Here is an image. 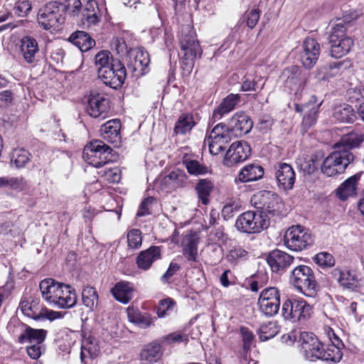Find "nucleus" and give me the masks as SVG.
<instances>
[{
    "mask_svg": "<svg viewBox=\"0 0 364 364\" xmlns=\"http://www.w3.org/2000/svg\"><path fill=\"white\" fill-rule=\"evenodd\" d=\"M180 46L183 52L181 67L184 73L189 75L194 67L195 60L200 58L203 51L195 31L188 25L182 27Z\"/></svg>",
    "mask_w": 364,
    "mask_h": 364,
    "instance_id": "f257e3e1",
    "label": "nucleus"
},
{
    "mask_svg": "<svg viewBox=\"0 0 364 364\" xmlns=\"http://www.w3.org/2000/svg\"><path fill=\"white\" fill-rule=\"evenodd\" d=\"M348 26L349 23L339 22L332 28L328 37L332 57L339 58L346 55L354 46L353 39L348 34Z\"/></svg>",
    "mask_w": 364,
    "mask_h": 364,
    "instance_id": "f03ea898",
    "label": "nucleus"
},
{
    "mask_svg": "<svg viewBox=\"0 0 364 364\" xmlns=\"http://www.w3.org/2000/svg\"><path fill=\"white\" fill-rule=\"evenodd\" d=\"M289 283L306 296H316L318 284L313 270L306 265H298L289 275Z\"/></svg>",
    "mask_w": 364,
    "mask_h": 364,
    "instance_id": "7ed1b4c3",
    "label": "nucleus"
},
{
    "mask_svg": "<svg viewBox=\"0 0 364 364\" xmlns=\"http://www.w3.org/2000/svg\"><path fill=\"white\" fill-rule=\"evenodd\" d=\"M112 149L104 141L95 140L87 144L83 150L82 158L89 164L96 168L102 167L112 161Z\"/></svg>",
    "mask_w": 364,
    "mask_h": 364,
    "instance_id": "20e7f679",
    "label": "nucleus"
},
{
    "mask_svg": "<svg viewBox=\"0 0 364 364\" xmlns=\"http://www.w3.org/2000/svg\"><path fill=\"white\" fill-rule=\"evenodd\" d=\"M37 21L44 30L58 28L65 21L63 7L60 6V2L55 1L46 4L39 10Z\"/></svg>",
    "mask_w": 364,
    "mask_h": 364,
    "instance_id": "39448f33",
    "label": "nucleus"
},
{
    "mask_svg": "<svg viewBox=\"0 0 364 364\" xmlns=\"http://www.w3.org/2000/svg\"><path fill=\"white\" fill-rule=\"evenodd\" d=\"M236 229L244 233H258L267 229L269 225V220L266 215L257 213L254 211H246L240 214L235 222Z\"/></svg>",
    "mask_w": 364,
    "mask_h": 364,
    "instance_id": "423d86ee",
    "label": "nucleus"
},
{
    "mask_svg": "<svg viewBox=\"0 0 364 364\" xmlns=\"http://www.w3.org/2000/svg\"><path fill=\"white\" fill-rule=\"evenodd\" d=\"M312 312V306L302 299H287L282 306L283 318L291 323L309 318Z\"/></svg>",
    "mask_w": 364,
    "mask_h": 364,
    "instance_id": "0eeeda50",
    "label": "nucleus"
},
{
    "mask_svg": "<svg viewBox=\"0 0 364 364\" xmlns=\"http://www.w3.org/2000/svg\"><path fill=\"white\" fill-rule=\"evenodd\" d=\"M354 158L353 154H347L335 149L323 161L321 167V171L328 177L342 173L354 161Z\"/></svg>",
    "mask_w": 364,
    "mask_h": 364,
    "instance_id": "6e6552de",
    "label": "nucleus"
},
{
    "mask_svg": "<svg viewBox=\"0 0 364 364\" xmlns=\"http://www.w3.org/2000/svg\"><path fill=\"white\" fill-rule=\"evenodd\" d=\"M284 245L293 251H301L313 245L314 237L311 232L301 225L290 227L284 235Z\"/></svg>",
    "mask_w": 364,
    "mask_h": 364,
    "instance_id": "1a4fd4ad",
    "label": "nucleus"
},
{
    "mask_svg": "<svg viewBox=\"0 0 364 364\" xmlns=\"http://www.w3.org/2000/svg\"><path fill=\"white\" fill-rule=\"evenodd\" d=\"M252 204L261 210L260 214L277 215L281 213L282 204L279 196L269 191H260L251 198Z\"/></svg>",
    "mask_w": 364,
    "mask_h": 364,
    "instance_id": "9d476101",
    "label": "nucleus"
},
{
    "mask_svg": "<svg viewBox=\"0 0 364 364\" xmlns=\"http://www.w3.org/2000/svg\"><path fill=\"white\" fill-rule=\"evenodd\" d=\"M230 132L226 124L219 123L207 134L205 144L208 145L210 153L212 155H218L225 149L226 145L231 140Z\"/></svg>",
    "mask_w": 364,
    "mask_h": 364,
    "instance_id": "9b49d317",
    "label": "nucleus"
},
{
    "mask_svg": "<svg viewBox=\"0 0 364 364\" xmlns=\"http://www.w3.org/2000/svg\"><path fill=\"white\" fill-rule=\"evenodd\" d=\"M105 85L113 89L122 87L126 78V68L124 65L117 60H112L111 65L103 70H101L97 75Z\"/></svg>",
    "mask_w": 364,
    "mask_h": 364,
    "instance_id": "f8f14e48",
    "label": "nucleus"
},
{
    "mask_svg": "<svg viewBox=\"0 0 364 364\" xmlns=\"http://www.w3.org/2000/svg\"><path fill=\"white\" fill-rule=\"evenodd\" d=\"M259 311L266 317L275 316L279 309L280 296L279 290L274 287L264 289L258 299Z\"/></svg>",
    "mask_w": 364,
    "mask_h": 364,
    "instance_id": "ddd939ff",
    "label": "nucleus"
},
{
    "mask_svg": "<svg viewBox=\"0 0 364 364\" xmlns=\"http://www.w3.org/2000/svg\"><path fill=\"white\" fill-rule=\"evenodd\" d=\"M299 341L306 359L311 361L321 359L323 346L313 333H301Z\"/></svg>",
    "mask_w": 364,
    "mask_h": 364,
    "instance_id": "4468645a",
    "label": "nucleus"
},
{
    "mask_svg": "<svg viewBox=\"0 0 364 364\" xmlns=\"http://www.w3.org/2000/svg\"><path fill=\"white\" fill-rule=\"evenodd\" d=\"M250 153V146L246 141H235L227 151L223 159V164L225 166L231 167L247 159Z\"/></svg>",
    "mask_w": 364,
    "mask_h": 364,
    "instance_id": "2eb2a0df",
    "label": "nucleus"
},
{
    "mask_svg": "<svg viewBox=\"0 0 364 364\" xmlns=\"http://www.w3.org/2000/svg\"><path fill=\"white\" fill-rule=\"evenodd\" d=\"M321 53L319 43L313 38L307 37L303 41L300 52V60L308 69L313 68L316 63Z\"/></svg>",
    "mask_w": 364,
    "mask_h": 364,
    "instance_id": "dca6fc26",
    "label": "nucleus"
},
{
    "mask_svg": "<svg viewBox=\"0 0 364 364\" xmlns=\"http://www.w3.org/2000/svg\"><path fill=\"white\" fill-rule=\"evenodd\" d=\"M108 109V99L102 93L92 91L87 100V114L93 118L105 119Z\"/></svg>",
    "mask_w": 364,
    "mask_h": 364,
    "instance_id": "f3484780",
    "label": "nucleus"
},
{
    "mask_svg": "<svg viewBox=\"0 0 364 364\" xmlns=\"http://www.w3.org/2000/svg\"><path fill=\"white\" fill-rule=\"evenodd\" d=\"M283 75L287 77L284 86L290 92H294L296 94L304 88L307 78L302 74L299 67L290 66L284 70Z\"/></svg>",
    "mask_w": 364,
    "mask_h": 364,
    "instance_id": "a211bd4d",
    "label": "nucleus"
},
{
    "mask_svg": "<svg viewBox=\"0 0 364 364\" xmlns=\"http://www.w3.org/2000/svg\"><path fill=\"white\" fill-rule=\"evenodd\" d=\"M19 54L28 64L36 63V55L39 53V46L36 39L31 36L22 37L18 43Z\"/></svg>",
    "mask_w": 364,
    "mask_h": 364,
    "instance_id": "6ab92c4d",
    "label": "nucleus"
},
{
    "mask_svg": "<svg viewBox=\"0 0 364 364\" xmlns=\"http://www.w3.org/2000/svg\"><path fill=\"white\" fill-rule=\"evenodd\" d=\"M275 177L279 188L284 191H289L293 188L296 175L293 168L289 164L279 163L275 166Z\"/></svg>",
    "mask_w": 364,
    "mask_h": 364,
    "instance_id": "aec40b11",
    "label": "nucleus"
},
{
    "mask_svg": "<svg viewBox=\"0 0 364 364\" xmlns=\"http://www.w3.org/2000/svg\"><path fill=\"white\" fill-rule=\"evenodd\" d=\"M294 257L279 250H273L267 257V262L272 271L277 273L284 272L294 262Z\"/></svg>",
    "mask_w": 364,
    "mask_h": 364,
    "instance_id": "412c9836",
    "label": "nucleus"
},
{
    "mask_svg": "<svg viewBox=\"0 0 364 364\" xmlns=\"http://www.w3.org/2000/svg\"><path fill=\"white\" fill-rule=\"evenodd\" d=\"M53 306L59 309H70L75 306L77 296L75 289L70 285L61 284Z\"/></svg>",
    "mask_w": 364,
    "mask_h": 364,
    "instance_id": "4be33fe9",
    "label": "nucleus"
},
{
    "mask_svg": "<svg viewBox=\"0 0 364 364\" xmlns=\"http://www.w3.org/2000/svg\"><path fill=\"white\" fill-rule=\"evenodd\" d=\"M128 57V66L134 71L144 74L150 63L148 53L141 48H136L129 50Z\"/></svg>",
    "mask_w": 364,
    "mask_h": 364,
    "instance_id": "5701e85b",
    "label": "nucleus"
},
{
    "mask_svg": "<svg viewBox=\"0 0 364 364\" xmlns=\"http://www.w3.org/2000/svg\"><path fill=\"white\" fill-rule=\"evenodd\" d=\"M253 127V122L250 117L244 112L235 114L229 122V130L236 135H243L249 133Z\"/></svg>",
    "mask_w": 364,
    "mask_h": 364,
    "instance_id": "b1692460",
    "label": "nucleus"
},
{
    "mask_svg": "<svg viewBox=\"0 0 364 364\" xmlns=\"http://www.w3.org/2000/svg\"><path fill=\"white\" fill-rule=\"evenodd\" d=\"M199 237L196 233L186 235L181 242L183 255L188 262L198 261V245Z\"/></svg>",
    "mask_w": 364,
    "mask_h": 364,
    "instance_id": "393cba45",
    "label": "nucleus"
},
{
    "mask_svg": "<svg viewBox=\"0 0 364 364\" xmlns=\"http://www.w3.org/2000/svg\"><path fill=\"white\" fill-rule=\"evenodd\" d=\"M161 249L157 246H151L146 250L141 251L136 258L137 267L144 271L149 269L153 263L161 259Z\"/></svg>",
    "mask_w": 364,
    "mask_h": 364,
    "instance_id": "a878e982",
    "label": "nucleus"
},
{
    "mask_svg": "<svg viewBox=\"0 0 364 364\" xmlns=\"http://www.w3.org/2000/svg\"><path fill=\"white\" fill-rule=\"evenodd\" d=\"M364 140V135L358 132H351L343 135L334 145V149L347 154H353L350 150L360 146Z\"/></svg>",
    "mask_w": 364,
    "mask_h": 364,
    "instance_id": "bb28decb",
    "label": "nucleus"
},
{
    "mask_svg": "<svg viewBox=\"0 0 364 364\" xmlns=\"http://www.w3.org/2000/svg\"><path fill=\"white\" fill-rule=\"evenodd\" d=\"M264 169L259 165L248 164L245 166L235 178L236 183L255 181L262 178L264 176Z\"/></svg>",
    "mask_w": 364,
    "mask_h": 364,
    "instance_id": "cd10ccee",
    "label": "nucleus"
},
{
    "mask_svg": "<svg viewBox=\"0 0 364 364\" xmlns=\"http://www.w3.org/2000/svg\"><path fill=\"white\" fill-rule=\"evenodd\" d=\"M24 330L18 336V341L20 343H29L31 344H43L46 336L47 331L44 329H36L23 324Z\"/></svg>",
    "mask_w": 364,
    "mask_h": 364,
    "instance_id": "c85d7f7f",
    "label": "nucleus"
},
{
    "mask_svg": "<svg viewBox=\"0 0 364 364\" xmlns=\"http://www.w3.org/2000/svg\"><path fill=\"white\" fill-rule=\"evenodd\" d=\"M61 284L52 278L45 279L40 282L42 297L50 305H53Z\"/></svg>",
    "mask_w": 364,
    "mask_h": 364,
    "instance_id": "c756f323",
    "label": "nucleus"
},
{
    "mask_svg": "<svg viewBox=\"0 0 364 364\" xmlns=\"http://www.w3.org/2000/svg\"><path fill=\"white\" fill-rule=\"evenodd\" d=\"M333 275L344 289L354 291L359 287V280L356 274L350 270L335 269Z\"/></svg>",
    "mask_w": 364,
    "mask_h": 364,
    "instance_id": "7c9ffc66",
    "label": "nucleus"
},
{
    "mask_svg": "<svg viewBox=\"0 0 364 364\" xmlns=\"http://www.w3.org/2000/svg\"><path fill=\"white\" fill-rule=\"evenodd\" d=\"M162 355V347L159 341L145 345L140 353L142 364H151Z\"/></svg>",
    "mask_w": 364,
    "mask_h": 364,
    "instance_id": "2f4dec72",
    "label": "nucleus"
},
{
    "mask_svg": "<svg viewBox=\"0 0 364 364\" xmlns=\"http://www.w3.org/2000/svg\"><path fill=\"white\" fill-rule=\"evenodd\" d=\"M120 120L118 119H111L101 126V135L108 142L115 143L120 140Z\"/></svg>",
    "mask_w": 364,
    "mask_h": 364,
    "instance_id": "473e14b6",
    "label": "nucleus"
},
{
    "mask_svg": "<svg viewBox=\"0 0 364 364\" xmlns=\"http://www.w3.org/2000/svg\"><path fill=\"white\" fill-rule=\"evenodd\" d=\"M134 287L129 282H119L111 289L114 299L122 303L127 304L133 297Z\"/></svg>",
    "mask_w": 364,
    "mask_h": 364,
    "instance_id": "72a5a7b5",
    "label": "nucleus"
},
{
    "mask_svg": "<svg viewBox=\"0 0 364 364\" xmlns=\"http://www.w3.org/2000/svg\"><path fill=\"white\" fill-rule=\"evenodd\" d=\"M240 98L238 94H230L224 98L220 105L213 111V118L214 120L220 119L225 114L233 110L239 102Z\"/></svg>",
    "mask_w": 364,
    "mask_h": 364,
    "instance_id": "f704fd0d",
    "label": "nucleus"
},
{
    "mask_svg": "<svg viewBox=\"0 0 364 364\" xmlns=\"http://www.w3.org/2000/svg\"><path fill=\"white\" fill-rule=\"evenodd\" d=\"M69 41L82 52L89 50L95 45V41L85 31H77L69 37Z\"/></svg>",
    "mask_w": 364,
    "mask_h": 364,
    "instance_id": "c9c22d12",
    "label": "nucleus"
},
{
    "mask_svg": "<svg viewBox=\"0 0 364 364\" xmlns=\"http://www.w3.org/2000/svg\"><path fill=\"white\" fill-rule=\"evenodd\" d=\"M359 178L360 176L355 174L341 183L337 188L338 197L340 199L345 200L348 197L355 195L356 183Z\"/></svg>",
    "mask_w": 364,
    "mask_h": 364,
    "instance_id": "e433bc0d",
    "label": "nucleus"
},
{
    "mask_svg": "<svg viewBox=\"0 0 364 364\" xmlns=\"http://www.w3.org/2000/svg\"><path fill=\"white\" fill-rule=\"evenodd\" d=\"M127 316L129 321L141 328L150 327L154 322L153 318L147 314H142L134 307L127 308Z\"/></svg>",
    "mask_w": 364,
    "mask_h": 364,
    "instance_id": "4c0bfd02",
    "label": "nucleus"
},
{
    "mask_svg": "<svg viewBox=\"0 0 364 364\" xmlns=\"http://www.w3.org/2000/svg\"><path fill=\"white\" fill-rule=\"evenodd\" d=\"M333 117L335 119L344 123H353L356 119V114L352 107L346 104L335 107Z\"/></svg>",
    "mask_w": 364,
    "mask_h": 364,
    "instance_id": "58836bf2",
    "label": "nucleus"
},
{
    "mask_svg": "<svg viewBox=\"0 0 364 364\" xmlns=\"http://www.w3.org/2000/svg\"><path fill=\"white\" fill-rule=\"evenodd\" d=\"M38 301L36 299H32L31 301L26 299H22L19 304V308L22 313L34 320H41L43 317L42 311H38Z\"/></svg>",
    "mask_w": 364,
    "mask_h": 364,
    "instance_id": "ea45409f",
    "label": "nucleus"
},
{
    "mask_svg": "<svg viewBox=\"0 0 364 364\" xmlns=\"http://www.w3.org/2000/svg\"><path fill=\"white\" fill-rule=\"evenodd\" d=\"M316 97L311 96L310 100L311 106L307 109L303 117L302 125L305 128H309L315 124L318 114V109L321 105V102L316 105Z\"/></svg>",
    "mask_w": 364,
    "mask_h": 364,
    "instance_id": "a19ab883",
    "label": "nucleus"
},
{
    "mask_svg": "<svg viewBox=\"0 0 364 364\" xmlns=\"http://www.w3.org/2000/svg\"><path fill=\"white\" fill-rule=\"evenodd\" d=\"M196 125L193 116L189 113H183L178 117L174 126V132L176 134H186Z\"/></svg>",
    "mask_w": 364,
    "mask_h": 364,
    "instance_id": "79ce46f5",
    "label": "nucleus"
},
{
    "mask_svg": "<svg viewBox=\"0 0 364 364\" xmlns=\"http://www.w3.org/2000/svg\"><path fill=\"white\" fill-rule=\"evenodd\" d=\"M31 154L25 149H13L11 154V164L16 168H22L31 161Z\"/></svg>",
    "mask_w": 364,
    "mask_h": 364,
    "instance_id": "37998d69",
    "label": "nucleus"
},
{
    "mask_svg": "<svg viewBox=\"0 0 364 364\" xmlns=\"http://www.w3.org/2000/svg\"><path fill=\"white\" fill-rule=\"evenodd\" d=\"M99 9L95 0H87L82 11V18L85 19L88 25H95L99 21Z\"/></svg>",
    "mask_w": 364,
    "mask_h": 364,
    "instance_id": "c03bdc74",
    "label": "nucleus"
},
{
    "mask_svg": "<svg viewBox=\"0 0 364 364\" xmlns=\"http://www.w3.org/2000/svg\"><path fill=\"white\" fill-rule=\"evenodd\" d=\"M343 65V63L339 62L330 64L329 65L319 67L315 71V77L318 80H326L329 77L336 75Z\"/></svg>",
    "mask_w": 364,
    "mask_h": 364,
    "instance_id": "a18cd8bd",
    "label": "nucleus"
},
{
    "mask_svg": "<svg viewBox=\"0 0 364 364\" xmlns=\"http://www.w3.org/2000/svg\"><path fill=\"white\" fill-rule=\"evenodd\" d=\"M227 261L230 264H238L249 258V252L240 245L232 246L225 257Z\"/></svg>",
    "mask_w": 364,
    "mask_h": 364,
    "instance_id": "49530a36",
    "label": "nucleus"
},
{
    "mask_svg": "<svg viewBox=\"0 0 364 364\" xmlns=\"http://www.w3.org/2000/svg\"><path fill=\"white\" fill-rule=\"evenodd\" d=\"M213 188L212 182L208 179H200L196 186L198 197L203 205L209 203V196Z\"/></svg>",
    "mask_w": 364,
    "mask_h": 364,
    "instance_id": "de8ad7c7",
    "label": "nucleus"
},
{
    "mask_svg": "<svg viewBox=\"0 0 364 364\" xmlns=\"http://www.w3.org/2000/svg\"><path fill=\"white\" fill-rule=\"evenodd\" d=\"M279 332V328L275 321H269L263 323L259 328V338L265 341L274 338Z\"/></svg>",
    "mask_w": 364,
    "mask_h": 364,
    "instance_id": "09e8293b",
    "label": "nucleus"
},
{
    "mask_svg": "<svg viewBox=\"0 0 364 364\" xmlns=\"http://www.w3.org/2000/svg\"><path fill=\"white\" fill-rule=\"evenodd\" d=\"M166 178H168V183L175 188L184 187L188 181V176L184 171L178 168L170 172Z\"/></svg>",
    "mask_w": 364,
    "mask_h": 364,
    "instance_id": "8fccbe9b",
    "label": "nucleus"
},
{
    "mask_svg": "<svg viewBox=\"0 0 364 364\" xmlns=\"http://www.w3.org/2000/svg\"><path fill=\"white\" fill-rule=\"evenodd\" d=\"M82 300L87 308L93 310L98 301V294L95 288L89 286L85 287L82 292Z\"/></svg>",
    "mask_w": 364,
    "mask_h": 364,
    "instance_id": "3c124183",
    "label": "nucleus"
},
{
    "mask_svg": "<svg viewBox=\"0 0 364 364\" xmlns=\"http://www.w3.org/2000/svg\"><path fill=\"white\" fill-rule=\"evenodd\" d=\"M183 164L191 175H205L209 172V168L208 166L200 164L198 161L196 160L186 159L183 160Z\"/></svg>",
    "mask_w": 364,
    "mask_h": 364,
    "instance_id": "603ef678",
    "label": "nucleus"
},
{
    "mask_svg": "<svg viewBox=\"0 0 364 364\" xmlns=\"http://www.w3.org/2000/svg\"><path fill=\"white\" fill-rule=\"evenodd\" d=\"M343 348H338L331 345H327L326 347L323 346V354L321 356L322 360L338 362L341 360L343 356L342 353Z\"/></svg>",
    "mask_w": 364,
    "mask_h": 364,
    "instance_id": "864d4df0",
    "label": "nucleus"
},
{
    "mask_svg": "<svg viewBox=\"0 0 364 364\" xmlns=\"http://www.w3.org/2000/svg\"><path fill=\"white\" fill-rule=\"evenodd\" d=\"M112 57L108 50H101L95 56V65L97 69V75L103 69L105 70L111 65Z\"/></svg>",
    "mask_w": 364,
    "mask_h": 364,
    "instance_id": "5fc2aeb1",
    "label": "nucleus"
},
{
    "mask_svg": "<svg viewBox=\"0 0 364 364\" xmlns=\"http://www.w3.org/2000/svg\"><path fill=\"white\" fill-rule=\"evenodd\" d=\"M82 5L80 0H65L64 3H60V6L63 7L64 16L65 14L70 16H77L81 11Z\"/></svg>",
    "mask_w": 364,
    "mask_h": 364,
    "instance_id": "6e6d98bb",
    "label": "nucleus"
},
{
    "mask_svg": "<svg viewBox=\"0 0 364 364\" xmlns=\"http://www.w3.org/2000/svg\"><path fill=\"white\" fill-rule=\"evenodd\" d=\"M320 165L318 156L316 155H312L309 159H305L303 162L299 165L300 170L304 173L311 175L314 173Z\"/></svg>",
    "mask_w": 364,
    "mask_h": 364,
    "instance_id": "4d7b16f0",
    "label": "nucleus"
},
{
    "mask_svg": "<svg viewBox=\"0 0 364 364\" xmlns=\"http://www.w3.org/2000/svg\"><path fill=\"white\" fill-rule=\"evenodd\" d=\"M176 306L174 300L170 297L160 300L156 313L159 318H163L173 312Z\"/></svg>",
    "mask_w": 364,
    "mask_h": 364,
    "instance_id": "13d9d810",
    "label": "nucleus"
},
{
    "mask_svg": "<svg viewBox=\"0 0 364 364\" xmlns=\"http://www.w3.org/2000/svg\"><path fill=\"white\" fill-rule=\"evenodd\" d=\"M32 9V4L29 0H18L16 1L13 11L18 17H26Z\"/></svg>",
    "mask_w": 364,
    "mask_h": 364,
    "instance_id": "bf43d9fd",
    "label": "nucleus"
},
{
    "mask_svg": "<svg viewBox=\"0 0 364 364\" xmlns=\"http://www.w3.org/2000/svg\"><path fill=\"white\" fill-rule=\"evenodd\" d=\"M128 246L132 249H138L142 242L141 232L138 229H132L127 233Z\"/></svg>",
    "mask_w": 364,
    "mask_h": 364,
    "instance_id": "052dcab7",
    "label": "nucleus"
},
{
    "mask_svg": "<svg viewBox=\"0 0 364 364\" xmlns=\"http://www.w3.org/2000/svg\"><path fill=\"white\" fill-rule=\"evenodd\" d=\"M314 261L321 267H331L335 264L333 257L328 252H322L316 254Z\"/></svg>",
    "mask_w": 364,
    "mask_h": 364,
    "instance_id": "680f3d73",
    "label": "nucleus"
},
{
    "mask_svg": "<svg viewBox=\"0 0 364 364\" xmlns=\"http://www.w3.org/2000/svg\"><path fill=\"white\" fill-rule=\"evenodd\" d=\"M240 332L243 342V350L247 353L250 350L255 337L249 328L246 326H241Z\"/></svg>",
    "mask_w": 364,
    "mask_h": 364,
    "instance_id": "e2e57ef3",
    "label": "nucleus"
},
{
    "mask_svg": "<svg viewBox=\"0 0 364 364\" xmlns=\"http://www.w3.org/2000/svg\"><path fill=\"white\" fill-rule=\"evenodd\" d=\"M188 339L186 335L180 333H172L160 338V343L171 345L175 343L188 342Z\"/></svg>",
    "mask_w": 364,
    "mask_h": 364,
    "instance_id": "0e129e2a",
    "label": "nucleus"
},
{
    "mask_svg": "<svg viewBox=\"0 0 364 364\" xmlns=\"http://www.w3.org/2000/svg\"><path fill=\"white\" fill-rule=\"evenodd\" d=\"M210 240L215 243L224 244L228 240V235L224 232V228L219 227L210 231Z\"/></svg>",
    "mask_w": 364,
    "mask_h": 364,
    "instance_id": "69168bd1",
    "label": "nucleus"
},
{
    "mask_svg": "<svg viewBox=\"0 0 364 364\" xmlns=\"http://www.w3.org/2000/svg\"><path fill=\"white\" fill-rule=\"evenodd\" d=\"M155 199L153 197H148L144 198L139 205L138 211L136 213L137 217H143L151 214L150 208Z\"/></svg>",
    "mask_w": 364,
    "mask_h": 364,
    "instance_id": "338daca9",
    "label": "nucleus"
},
{
    "mask_svg": "<svg viewBox=\"0 0 364 364\" xmlns=\"http://www.w3.org/2000/svg\"><path fill=\"white\" fill-rule=\"evenodd\" d=\"M259 11L257 9H252L250 12L247 13L244 16L246 19L247 26L250 28H255L259 19Z\"/></svg>",
    "mask_w": 364,
    "mask_h": 364,
    "instance_id": "774afa93",
    "label": "nucleus"
}]
</instances>
